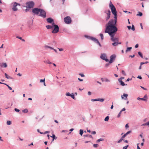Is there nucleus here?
I'll use <instances>...</instances> for the list:
<instances>
[{"instance_id":"nucleus-26","label":"nucleus","mask_w":149,"mask_h":149,"mask_svg":"<svg viewBox=\"0 0 149 149\" xmlns=\"http://www.w3.org/2000/svg\"><path fill=\"white\" fill-rule=\"evenodd\" d=\"M98 101H100L101 102H103L104 101V99L102 98L101 99V98H98L97 99Z\"/></svg>"},{"instance_id":"nucleus-38","label":"nucleus","mask_w":149,"mask_h":149,"mask_svg":"<svg viewBox=\"0 0 149 149\" xmlns=\"http://www.w3.org/2000/svg\"><path fill=\"white\" fill-rule=\"evenodd\" d=\"M3 65L4 68H6L7 67V65L6 63H3Z\"/></svg>"},{"instance_id":"nucleus-49","label":"nucleus","mask_w":149,"mask_h":149,"mask_svg":"<svg viewBox=\"0 0 149 149\" xmlns=\"http://www.w3.org/2000/svg\"><path fill=\"white\" fill-rule=\"evenodd\" d=\"M14 110L15 111L17 112H19V110L17 108H15Z\"/></svg>"},{"instance_id":"nucleus-1","label":"nucleus","mask_w":149,"mask_h":149,"mask_svg":"<svg viewBox=\"0 0 149 149\" xmlns=\"http://www.w3.org/2000/svg\"><path fill=\"white\" fill-rule=\"evenodd\" d=\"M114 23L109 22L107 24V26L105 31V33H108L109 35L115 34L118 31V29Z\"/></svg>"},{"instance_id":"nucleus-32","label":"nucleus","mask_w":149,"mask_h":149,"mask_svg":"<svg viewBox=\"0 0 149 149\" xmlns=\"http://www.w3.org/2000/svg\"><path fill=\"white\" fill-rule=\"evenodd\" d=\"M138 54L141 56L142 58H143V55L141 52H138Z\"/></svg>"},{"instance_id":"nucleus-11","label":"nucleus","mask_w":149,"mask_h":149,"mask_svg":"<svg viewBox=\"0 0 149 149\" xmlns=\"http://www.w3.org/2000/svg\"><path fill=\"white\" fill-rule=\"evenodd\" d=\"M113 15H114V20L111 19V20H110L109 21V22H112L113 23H114V24H116L117 22V14L116 13V14H114Z\"/></svg>"},{"instance_id":"nucleus-6","label":"nucleus","mask_w":149,"mask_h":149,"mask_svg":"<svg viewBox=\"0 0 149 149\" xmlns=\"http://www.w3.org/2000/svg\"><path fill=\"white\" fill-rule=\"evenodd\" d=\"M104 13L106 14L107 15V17L106 18V20L107 21H108L110 18V14H111V11L109 10H105Z\"/></svg>"},{"instance_id":"nucleus-34","label":"nucleus","mask_w":149,"mask_h":149,"mask_svg":"<svg viewBox=\"0 0 149 149\" xmlns=\"http://www.w3.org/2000/svg\"><path fill=\"white\" fill-rule=\"evenodd\" d=\"M70 97H71L73 99H74V100L75 99V98L74 97V94L72 93V95L71 94V96Z\"/></svg>"},{"instance_id":"nucleus-23","label":"nucleus","mask_w":149,"mask_h":149,"mask_svg":"<svg viewBox=\"0 0 149 149\" xmlns=\"http://www.w3.org/2000/svg\"><path fill=\"white\" fill-rule=\"evenodd\" d=\"M132 49V47H127V48L126 50V52H127L128 51H130Z\"/></svg>"},{"instance_id":"nucleus-50","label":"nucleus","mask_w":149,"mask_h":149,"mask_svg":"<svg viewBox=\"0 0 149 149\" xmlns=\"http://www.w3.org/2000/svg\"><path fill=\"white\" fill-rule=\"evenodd\" d=\"M96 132L95 131H93L91 132V134H96Z\"/></svg>"},{"instance_id":"nucleus-25","label":"nucleus","mask_w":149,"mask_h":149,"mask_svg":"<svg viewBox=\"0 0 149 149\" xmlns=\"http://www.w3.org/2000/svg\"><path fill=\"white\" fill-rule=\"evenodd\" d=\"M84 132L83 130L81 129L79 131V134L81 136H82Z\"/></svg>"},{"instance_id":"nucleus-5","label":"nucleus","mask_w":149,"mask_h":149,"mask_svg":"<svg viewBox=\"0 0 149 149\" xmlns=\"http://www.w3.org/2000/svg\"><path fill=\"white\" fill-rule=\"evenodd\" d=\"M26 6L27 8H33L34 5V3L33 1H30L27 2L26 3Z\"/></svg>"},{"instance_id":"nucleus-3","label":"nucleus","mask_w":149,"mask_h":149,"mask_svg":"<svg viewBox=\"0 0 149 149\" xmlns=\"http://www.w3.org/2000/svg\"><path fill=\"white\" fill-rule=\"evenodd\" d=\"M52 25L53 26V27H54V29L52 31V33H57L59 31L58 26L57 25L55 24L54 22L52 23Z\"/></svg>"},{"instance_id":"nucleus-21","label":"nucleus","mask_w":149,"mask_h":149,"mask_svg":"<svg viewBox=\"0 0 149 149\" xmlns=\"http://www.w3.org/2000/svg\"><path fill=\"white\" fill-rule=\"evenodd\" d=\"M148 126L149 127V121L146 123H143L141 125V126Z\"/></svg>"},{"instance_id":"nucleus-51","label":"nucleus","mask_w":149,"mask_h":149,"mask_svg":"<svg viewBox=\"0 0 149 149\" xmlns=\"http://www.w3.org/2000/svg\"><path fill=\"white\" fill-rule=\"evenodd\" d=\"M123 140L121 139L120 138V140H119L117 142L118 143H120V142H121Z\"/></svg>"},{"instance_id":"nucleus-48","label":"nucleus","mask_w":149,"mask_h":149,"mask_svg":"<svg viewBox=\"0 0 149 149\" xmlns=\"http://www.w3.org/2000/svg\"><path fill=\"white\" fill-rule=\"evenodd\" d=\"M45 81V79H40V82H44V83Z\"/></svg>"},{"instance_id":"nucleus-60","label":"nucleus","mask_w":149,"mask_h":149,"mask_svg":"<svg viewBox=\"0 0 149 149\" xmlns=\"http://www.w3.org/2000/svg\"><path fill=\"white\" fill-rule=\"evenodd\" d=\"M58 49H59V50L60 51H62L63 50V49L62 48H58Z\"/></svg>"},{"instance_id":"nucleus-43","label":"nucleus","mask_w":149,"mask_h":149,"mask_svg":"<svg viewBox=\"0 0 149 149\" xmlns=\"http://www.w3.org/2000/svg\"><path fill=\"white\" fill-rule=\"evenodd\" d=\"M121 112H122L121 111L119 112V113H118V115L117 116L118 118L120 117V115H121Z\"/></svg>"},{"instance_id":"nucleus-37","label":"nucleus","mask_w":149,"mask_h":149,"mask_svg":"<svg viewBox=\"0 0 149 149\" xmlns=\"http://www.w3.org/2000/svg\"><path fill=\"white\" fill-rule=\"evenodd\" d=\"M28 111V109H25L24 110H22V112L24 113H27Z\"/></svg>"},{"instance_id":"nucleus-9","label":"nucleus","mask_w":149,"mask_h":149,"mask_svg":"<svg viewBox=\"0 0 149 149\" xmlns=\"http://www.w3.org/2000/svg\"><path fill=\"white\" fill-rule=\"evenodd\" d=\"M64 21L65 23L66 24H69L71 22V19L69 16H67L64 18Z\"/></svg>"},{"instance_id":"nucleus-52","label":"nucleus","mask_w":149,"mask_h":149,"mask_svg":"<svg viewBox=\"0 0 149 149\" xmlns=\"http://www.w3.org/2000/svg\"><path fill=\"white\" fill-rule=\"evenodd\" d=\"M91 100L92 101H93V102L96 101H98V100H97V99H92Z\"/></svg>"},{"instance_id":"nucleus-61","label":"nucleus","mask_w":149,"mask_h":149,"mask_svg":"<svg viewBox=\"0 0 149 149\" xmlns=\"http://www.w3.org/2000/svg\"><path fill=\"white\" fill-rule=\"evenodd\" d=\"M132 79V78L130 79V78H128L126 80V81H128L130 80H131Z\"/></svg>"},{"instance_id":"nucleus-20","label":"nucleus","mask_w":149,"mask_h":149,"mask_svg":"<svg viewBox=\"0 0 149 149\" xmlns=\"http://www.w3.org/2000/svg\"><path fill=\"white\" fill-rule=\"evenodd\" d=\"M46 26L47 29H52L53 28V26L52 25V26L47 25Z\"/></svg>"},{"instance_id":"nucleus-40","label":"nucleus","mask_w":149,"mask_h":149,"mask_svg":"<svg viewBox=\"0 0 149 149\" xmlns=\"http://www.w3.org/2000/svg\"><path fill=\"white\" fill-rule=\"evenodd\" d=\"M131 29L133 31H134L135 30V28L134 26L133 25H132V26Z\"/></svg>"},{"instance_id":"nucleus-33","label":"nucleus","mask_w":149,"mask_h":149,"mask_svg":"<svg viewBox=\"0 0 149 149\" xmlns=\"http://www.w3.org/2000/svg\"><path fill=\"white\" fill-rule=\"evenodd\" d=\"M6 124L8 125H10L11 124V121L9 120L7 121L6 123Z\"/></svg>"},{"instance_id":"nucleus-22","label":"nucleus","mask_w":149,"mask_h":149,"mask_svg":"<svg viewBox=\"0 0 149 149\" xmlns=\"http://www.w3.org/2000/svg\"><path fill=\"white\" fill-rule=\"evenodd\" d=\"M44 62L45 63H47L49 64H51L52 63L49 60H45L44 61Z\"/></svg>"},{"instance_id":"nucleus-27","label":"nucleus","mask_w":149,"mask_h":149,"mask_svg":"<svg viewBox=\"0 0 149 149\" xmlns=\"http://www.w3.org/2000/svg\"><path fill=\"white\" fill-rule=\"evenodd\" d=\"M3 84L6 85L8 87V88L9 89V90H12V88L10 87L7 84L5 83H3Z\"/></svg>"},{"instance_id":"nucleus-58","label":"nucleus","mask_w":149,"mask_h":149,"mask_svg":"<svg viewBox=\"0 0 149 149\" xmlns=\"http://www.w3.org/2000/svg\"><path fill=\"white\" fill-rule=\"evenodd\" d=\"M16 38H18V39H19L20 40H22V38L21 37H20L19 36H16Z\"/></svg>"},{"instance_id":"nucleus-29","label":"nucleus","mask_w":149,"mask_h":149,"mask_svg":"<svg viewBox=\"0 0 149 149\" xmlns=\"http://www.w3.org/2000/svg\"><path fill=\"white\" fill-rule=\"evenodd\" d=\"M109 118V117L108 116H107L104 118V121H108Z\"/></svg>"},{"instance_id":"nucleus-35","label":"nucleus","mask_w":149,"mask_h":149,"mask_svg":"<svg viewBox=\"0 0 149 149\" xmlns=\"http://www.w3.org/2000/svg\"><path fill=\"white\" fill-rule=\"evenodd\" d=\"M122 74L124 76H126V74L124 71L123 70H122L121 71Z\"/></svg>"},{"instance_id":"nucleus-45","label":"nucleus","mask_w":149,"mask_h":149,"mask_svg":"<svg viewBox=\"0 0 149 149\" xmlns=\"http://www.w3.org/2000/svg\"><path fill=\"white\" fill-rule=\"evenodd\" d=\"M126 136V135L125 134L121 138L123 140L124 138Z\"/></svg>"},{"instance_id":"nucleus-31","label":"nucleus","mask_w":149,"mask_h":149,"mask_svg":"<svg viewBox=\"0 0 149 149\" xmlns=\"http://www.w3.org/2000/svg\"><path fill=\"white\" fill-rule=\"evenodd\" d=\"M85 136L86 137H88L91 138H93L92 136L91 135H89V134L86 135H85Z\"/></svg>"},{"instance_id":"nucleus-10","label":"nucleus","mask_w":149,"mask_h":149,"mask_svg":"<svg viewBox=\"0 0 149 149\" xmlns=\"http://www.w3.org/2000/svg\"><path fill=\"white\" fill-rule=\"evenodd\" d=\"M100 57L102 59L105 60L106 62H108L109 61V59L107 58L106 55L105 54H102Z\"/></svg>"},{"instance_id":"nucleus-14","label":"nucleus","mask_w":149,"mask_h":149,"mask_svg":"<svg viewBox=\"0 0 149 149\" xmlns=\"http://www.w3.org/2000/svg\"><path fill=\"white\" fill-rule=\"evenodd\" d=\"M18 5L17 3L15 2L14 3V4L13 6L12 9L14 11H16L17 10V6Z\"/></svg>"},{"instance_id":"nucleus-17","label":"nucleus","mask_w":149,"mask_h":149,"mask_svg":"<svg viewBox=\"0 0 149 149\" xmlns=\"http://www.w3.org/2000/svg\"><path fill=\"white\" fill-rule=\"evenodd\" d=\"M47 21L49 23H52V22H54V20L50 18H48L47 19Z\"/></svg>"},{"instance_id":"nucleus-39","label":"nucleus","mask_w":149,"mask_h":149,"mask_svg":"<svg viewBox=\"0 0 149 149\" xmlns=\"http://www.w3.org/2000/svg\"><path fill=\"white\" fill-rule=\"evenodd\" d=\"M65 95L67 96H70L71 94L69 93L68 92L66 93Z\"/></svg>"},{"instance_id":"nucleus-2","label":"nucleus","mask_w":149,"mask_h":149,"mask_svg":"<svg viewBox=\"0 0 149 149\" xmlns=\"http://www.w3.org/2000/svg\"><path fill=\"white\" fill-rule=\"evenodd\" d=\"M109 6L112 14H116L117 11L116 8L114 5L112 4L111 1H110L109 3Z\"/></svg>"},{"instance_id":"nucleus-56","label":"nucleus","mask_w":149,"mask_h":149,"mask_svg":"<svg viewBox=\"0 0 149 149\" xmlns=\"http://www.w3.org/2000/svg\"><path fill=\"white\" fill-rule=\"evenodd\" d=\"M137 78L139 79H142V77L141 76H138L137 77Z\"/></svg>"},{"instance_id":"nucleus-47","label":"nucleus","mask_w":149,"mask_h":149,"mask_svg":"<svg viewBox=\"0 0 149 149\" xmlns=\"http://www.w3.org/2000/svg\"><path fill=\"white\" fill-rule=\"evenodd\" d=\"M131 131H129L128 132H126L125 134L127 136L128 134H130L131 132Z\"/></svg>"},{"instance_id":"nucleus-46","label":"nucleus","mask_w":149,"mask_h":149,"mask_svg":"<svg viewBox=\"0 0 149 149\" xmlns=\"http://www.w3.org/2000/svg\"><path fill=\"white\" fill-rule=\"evenodd\" d=\"M129 146V145H127L126 146L123 147V149H127V148Z\"/></svg>"},{"instance_id":"nucleus-44","label":"nucleus","mask_w":149,"mask_h":149,"mask_svg":"<svg viewBox=\"0 0 149 149\" xmlns=\"http://www.w3.org/2000/svg\"><path fill=\"white\" fill-rule=\"evenodd\" d=\"M142 13L141 12H139V13L138 14H137V15H139L140 16H141L142 15Z\"/></svg>"},{"instance_id":"nucleus-57","label":"nucleus","mask_w":149,"mask_h":149,"mask_svg":"<svg viewBox=\"0 0 149 149\" xmlns=\"http://www.w3.org/2000/svg\"><path fill=\"white\" fill-rule=\"evenodd\" d=\"M91 92L90 91H88V95H91Z\"/></svg>"},{"instance_id":"nucleus-30","label":"nucleus","mask_w":149,"mask_h":149,"mask_svg":"<svg viewBox=\"0 0 149 149\" xmlns=\"http://www.w3.org/2000/svg\"><path fill=\"white\" fill-rule=\"evenodd\" d=\"M50 136L51 137H52L53 138V141H54V139H56V136L54 134H53L52 135V136Z\"/></svg>"},{"instance_id":"nucleus-7","label":"nucleus","mask_w":149,"mask_h":149,"mask_svg":"<svg viewBox=\"0 0 149 149\" xmlns=\"http://www.w3.org/2000/svg\"><path fill=\"white\" fill-rule=\"evenodd\" d=\"M40 9L38 8H34L32 10V12L34 15H38L40 13Z\"/></svg>"},{"instance_id":"nucleus-4","label":"nucleus","mask_w":149,"mask_h":149,"mask_svg":"<svg viewBox=\"0 0 149 149\" xmlns=\"http://www.w3.org/2000/svg\"><path fill=\"white\" fill-rule=\"evenodd\" d=\"M85 36L88 39H90L94 42L95 43H97L98 44L99 46L100 47H101V45L100 43V42H99L98 40L96 38H95L93 37H91L90 36Z\"/></svg>"},{"instance_id":"nucleus-28","label":"nucleus","mask_w":149,"mask_h":149,"mask_svg":"<svg viewBox=\"0 0 149 149\" xmlns=\"http://www.w3.org/2000/svg\"><path fill=\"white\" fill-rule=\"evenodd\" d=\"M104 81H105L106 82H110V80L106 78H105Z\"/></svg>"},{"instance_id":"nucleus-8","label":"nucleus","mask_w":149,"mask_h":149,"mask_svg":"<svg viewBox=\"0 0 149 149\" xmlns=\"http://www.w3.org/2000/svg\"><path fill=\"white\" fill-rule=\"evenodd\" d=\"M40 14L39 15V16L42 17L43 18H45L46 17V12L42 9H40Z\"/></svg>"},{"instance_id":"nucleus-54","label":"nucleus","mask_w":149,"mask_h":149,"mask_svg":"<svg viewBox=\"0 0 149 149\" xmlns=\"http://www.w3.org/2000/svg\"><path fill=\"white\" fill-rule=\"evenodd\" d=\"M140 26L141 27V29H143V26H142V23H140Z\"/></svg>"},{"instance_id":"nucleus-63","label":"nucleus","mask_w":149,"mask_h":149,"mask_svg":"<svg viewBox=\"0 0 149 149\" xmlns=\"http://www.w3.org/2000/svg\"><path fill=\"white\" fill-rule=\"evenodd\" d=\"M101 80L102 81H104V78H101Z\"/></svg>"},{"instance_id":"nucleus-53","label":"nucleus","mask_w":149,"mask_h":149,"mask_svg":"<svg viewBox=\"0 0 149 149\" xmlns=\"http://www.w3.org/2000/svg\"><path fill=\"white\" fill-rule=\"evenodd\" d=\"M135 56V55L134 54L133 55H130L129 56V57H131V58H133Z\"/></svg>"},{"instance_id":"nucleus-24","label":"nucleus","mask_w":149,"mask_h":149,"mask_svg":"<svg viewBox=\"0 0 149 149\" xmlns=\"http://www.w3.org/2000/svg\"><path fill=\"white\" fill-rule=\"evenodd\" d=\"M4 74H5V77L6 78H7V79H9L11 78L6 73H5Z\"/></svg>"},{"instance_id":"nucleus-42","label":"nucleus","mask_w":149,"mask_h":149,"mask_svg":"<svg viewBox=\"0 0 149 149\" xmlns=\"http://www.w3.org/2000/svg\"><path fill=\"white\" fill-rule=\"evenodd\" d=\"M100 36L101 37V38L102 40H103V34H102V33H100Z\"/></svg>"},{"instance_id":"nucleus-13","label":"nucleus","mask_w":149,"mask_h":149,"mask_svg":"<svg viewBox=\"0 0 149 149\" xmlns=\"http://www.w3.org/2000/svg\"><path fill=\"white\" fill-rule=\"evenodd\" d=\"M116 56L115 55L113 54L111 55L110 56V59L109 61V63H112L113 61L115 60Z\"/></svg>"},{"instance_id":"nucleus-41","label":"nucleus","mask_w":149,"mask_h":149,"mask_svg":"<svg viewBox=\"0 0 149 149\" xmlns=\"http://www.w3.org/2000/svg\"><path fill=\"white\" fill-rule=\"evenodd\" d=\"M98 146V145L97 144H94L93 145V146L95 148H96Z\"/></svg>"},{"instance_id":"nucleus-18","label":"nucleus","mask_w":149,"mask_h":149,"mask_svg":"<svg viewBox=\"0 0 149 149\" xmlns=\"http://www.w3.org/2000/svg\"><path fill=\"white\" fill-rule=\"evenodd\" d=\"M120 83V85L123 86H124L125 85V84L124 82L122 80H121L120 79H118Z\"/></svg>"},{"instance_id":"nucleus-16","label":"nucleus","mask_w":149,"mask_h":149,"mask_svg":"<svg viewBox=\"0 0 149 149\" xmlns=\"http://www.w3.org/2000/svg\"><path fill=\"white\" fill-rule=\"evenodd\" d=\"M128 95L127 94L124 93L123 95H122L121 98L124 100H126L127 98Z\"/></svg>"},{"instance_id":"nucleus-12","label":"nucleus","mask_w":149,"mask_h":149,"mask_svg":"<svg viewBox=\"0 0 149 149\" xmlns=\"http://www.w3.org/2000/svg\"><path fill=\"white\" fill-rule=\"evenodd\" d=\"M115 34L109 35L111 37V40L113 42L118 41V38L114 37V36Z\"/></svg>"},{"instance_id":"nucleus-59","label":"nucleus","mask_w":149,"mask_h":149,"mask_svg":"<svg viewBox=\"0 0 149 149\" xmlns=\"http://www.w3.org/2000/svg\"><path fill=\"white\" fill-rule=\"evenodd\" d=\"M139 143L137 144V149H141L139 146Z\"/></svg>"},{"instance_id":"nucleus-15","label":"nucleus","mask_w":149,"mask_h":149,"mask_svg":"<svg viewBox=\"0 0 149 149\" xmlns=\"http://www.w3.org/2000/svg\"><path fill=\"white\" fill-rule=\"evenodd\" d=\"M148 99L147 96L146 94L144 96L143 98H140L138 97L137 98V99L138 100H141L143 101H146Z\"/></svg>"},{"instance_id":"nucleus-19","label":"nucleus","mask_w":149,"mask_h":149,"mask_svg":"<svg viewBox=\"0 0 149 149\" xmlns=\"http://www.w3.org/2000/svg\"><path fill=\"white\" fill-rule=\"evenodd\" d=\"M118 41L114 42L112 44V45L113 46H117L118 45Z\"/></svg>"},{"instance_id":"nucleus-62","label":"nucleus","mask_w":149,"mask_h":149,"mask_svg":"<svg viewBox=\"0 0 149 149\" xmlns=\"http://www.w3.org/2000/svg\"><path fill=\"white\" fill-rule=\"evenodd\" d=\"M125 110V108H124L122 109V110L121 111V112H122V111H124Z\"/></svg>"},{"instance_id":"nucleus-36","label":"nucleus","mask_w":149,"mask_h":149,"mask_svg":"<svg viewBox=\"0 0 149 149\" xmlns=\"http://www.w3.org/2000/svg\"><path fill=\"white\" fill-rule=\"evenodd\" d=\"M104 139H102V138H100V139H98L97 140V142H99L100 141H104Z\"/></svg>"},{"instance_id":"nucleus-55","label":"nucleus","mask_w":149,"mask_h":149,"mask_svg":"<svg viewBox=\"0 0 149 149\" xmlns=\"http://www.w3.org/2000/svg\"><path fill=\"white\" fill-rule=\"evenodd\" d=\"M125 127L126 128H127L129 127V126L128 125V124H127L125 126Z\"/></svg>"},{"instance_id":"nucleus-64","label":"nucleus","mask_w":149,"mask_h":149,"mask_svg":"<svg viewBox=\"0 0 149 149\" xmlns=\"http://www.w3.org/2000/svg\"><path fill=\"white\" fill-rule=\"evenodd\" d=\"M139 47V45L138 44H136L135 46V48H137Z\"/></svg>"}]
</instances>
